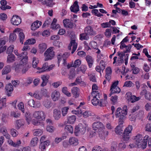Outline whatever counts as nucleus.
Masks as SVG:
<instances>
[{"mask_svg": "<svg viewBox=\"0 0 151 151\" xmlns=\"http://www.w3.org/2000/svg\"><path fill=\"white\" fill-rule=\"evenodd\" d=\"M98 6L100 8H103V5L102 4H99V2H97V3L96 5H94V6L89 5V8L90 9H93L97 8Z\"/></svg>", "mask_w": 151, "mask_h": 151, "instance_id": "37998d69", "label": "nucleus"}, {"mask_svg": "<svg viewBox=\"0 0 151 151\" xmlns=\"http://www.w3.org/2000/svg\"><path fill=\"white\" fill-rule=\"evenodd\" d=\"M81 64V61L79 59H77L75 60L73 67L76 68L78 67Z\"/></svg>", "mask_w": 151, "mask_h": 151, "instance_id": "c03bdc74", "label": "nucleus"}, {"mask_svg": "<svg viewBox=\"0 0 151 151\" xmlns=\"http://www.w3.org/2000/svg\"><path fill=\"white\" fill-rule=\"evenodd\" d=\"M143 138L144 137L142 136V135L139 134H138L136 136L133 137V139L135 140V144L142 141Z\"/></svg>", "mask_w": 151, "mask_h": 151, "instance_id": "412c9836", "label": "nucleus"}, {"mask_svg": "<svg viewBox=\"0 0 151 151\" xmlns=\"http://www.w3.org/2000/svg\"><path fill=\"white\" fill-rule=\"evenodd\" d=\"M17 38V36L16 34L14 33L10 34L9 36V40L10 41L14 42Z\"/></svg>", "mask_w": 151, "mask_h": 151, "instance_id": "de8ad7c7", "label": "nucleus"}, {"mask_svg": "<svg viewBox=\"0 0 151 151\" xmlns=\"http://www.w3.org/2000/svg\"><path fill=\"white\" fill-rule=\"evenodd\" d=\"M18 106L19 109L21 110L24 113V104L22 103H19Z\"/></svg>", "mask_w": 151, "mask_h": 151, "instance_id": "338daca9", "label": "nucleus"}, {"mask_svg": "<svg viewBox=\"0 0 151 151\" xmlns=\"http://www.w3.org/2000/svg\"><path fill=\"white\" fill-rule=\"evenodd\" d=\"M70 144L71 145L76 146L78 144V139L75 137H72L70 138L69 140Z\"/></svg>", "mask_w": 151, "mask_h": 151, "instance_id": "4be33fe9", "label": "nucleus"}, {"mask_svg": "<svg viewBox=\"0 0 151 151\" xmlns=\"http://www.w3.org/2000/svg\"><path fill=\"white\" fill-rule=\"evenodd\" d=\"M38 60L35 57L33 58V60L32 61V66L34 68H35L37 66L38 63Z\"/></svg>", "mask_w": 151, "mask_h": 151, "instance_id": "09e8293b", "label": "nucleus"}, {"mask_svg": "<svg viewBox=\"0 0 151 151\" xmlns=\"http://www.w3.org/2000/svg\"><path fill=\"white\" fill-rule=\"evenodd\" d=\"M40 121L38 120V119L37 118H35L33 119L32 121V124L35 125H39L41 123L40 122Z\"/></svg>", "mask_w": 151, "mask_h": 151, "instance_id": "603ef678", "label": "nucleus"}, {"mask_svg": "<svg viewBox=\"0 0 151 151\" xmlns=\"http://www.w3.org/2000/svg\"><path fill=\"white\" fill-rule=\"evenodd\" d=\"M65 129L66 131L68 132L71 133H73V127L70 125H66L65 128Z\"/></svg>", "mask_w": 151, "mask_h": 151, "instance_id": "f704fd0d", "label": "nucleus"}, {"mask_svg": "<svg viewBox=\"0 0 151 151\" xmlns=\"http://www.w3.org/2000/svg\"><path fill=\"white\" fill-rule=\"evenodd\" d=\"M87 125L85 124H79L75 128L74 132L76 135L84 134L86 132Z\"/></svg>", "mask_w": 151, "mask_h": 151, "instance_id": "f257e3e1", "label": "nucleus"}, {"mask_svg": "<svg viewBox=\"0 0 151 151\" xmlns=\"http://www.w3.org/2000/svg\"><path fill=\"white\" fill-rule=\"evenodd\" d=\"M27 55H23L24 57H22L20 58V59L22 58L20 61V63H22L23 65H28V64L27 63L28 60V57L26 56Z\"/></svg>", "mask_w": 151, "mask_h": 151, "instance_id": "b1692460", "label": "nucleus"}, {"mask_svg": "<svg viewBox=\"0 0 151 151\" xmlns=\"http://www.w3.org/2000/svg\"><path fill=\"white\" fill-rule=\"evenodd\" d=\"M51 19L50 18L47 19L43 24L42 27H44L46 26H48L50 25L51 23Z\"/></svg>", "mask_w": 151, "mask_h": 151, "instance_id": "bf43d9fd", "label": "nucleus"}, {"mask_svg": "<svg viewBox=\"0 0 151 151\" xmlns=\"http://www.w3.org/2000/svg\"><path fill=\"white\" fill-rule=\"evenodd\" d=\"M92 151H103V150L100 146L96 145L92 148Z\"/></svg>", "mask_w": 151, "mask_h": 151, "instance_id": "13d9d810", "label": "nucleus"}, {"mask_svg": "<svg viewBox=\"0 0 151 151\" xmlns=\"http://www.w3.org/2000/svg\"><path fill=\"white\" fill-rule=\"evenodd\" d=\"M42 3L43 5H46L47 6L50 7H52L53 5L55 4V3L52 2V1H47L45 0L44 1L42 2Z\"/></svg>", "mask_w": 151, "mask_h": 151, "instance_id": "473e14b6", "label": "nucleus"}, {"mask_svg": "<svg viewBox=\"0 0 151 151\" xmlns=\"http://www.w3.org/2000/svg\"><path fill=\"white\" fill-rule=\"evenodd\" d=\"M48 66V64L47 63H45L43 65L41 68H38L37 69L38 70L40 69L41 70H40L39 73H42L44 72L47 71L46 69L47 68Z\"/></svg>", "mask_w": 151, "mask_h": 151, "instance_id": "72a5a7b5", "label": "nucleus"}, {"mask_svg": "<svg viewBox=\"0 0 151 151\" xmlns=\"http://www.w3.org/2000/svg\"><path fill=\"white\" fill-rule=\"evenodd\" d=\"M53 47H50L44 53L45 61L52 59L55 55V52L53 51Z\"/></svg>", "mask_w": 151, "mask_h": 151, "instance_id": "7ed1b4c3", "label": "nucleus"}, {"mask_svg": "<svg viewBox=\"0 0 151 151\" xmlns=\"http://www.w3.org/2000/svg\"><path fill=\"white\" fill-rule=\"evenodd\" d=\"M84 32L89 35H94L96 33L93 31V28L90 26H88L86 27L84 29Z\"/></svg>", "mask_w": 151, "mask_h": 151, "instance_id": "f8f14e48", "label": "nucleus"}, {"mask_svg": "<svg viewBox=\"0 0 151 151\" xmlns=\"http://www.w3.org/2000/svg\"><path fill=\"white\" fill-rule=\"evenodd\" d=\"M76 44H77V43L76 42V41L75 40L71 39L69 45L68 46V49L69 50H70L71 49V46H73L74 45H76Z\"/></svg>", "mask_w": 151, "mask_h": 151, "instance_id": "6e6d98bb", "label": "nucleus"}, {"mask_svg": "<svg viewBox=\"0 0 151 151\" xmlns=\"http://www.w3.org/2000/svg\"><path fill=\"white\" fill-rule=\"evenodd\" d=\"M45 138V137L43 136L41 137L40 140L41 143L39 146V148L42 151H44L46 147H48L50 144L49 141H44Z\"/></svg>", "mask_w": 151, "mask_h": 151, "instance_id": "20e7f679", "label": "nucleus"}, {"mask_svg": "<svg viewBox=\"0 0 151 151\" xmlns=\"http://www.w3.org/2000/svg\"><path fill=\"white\" fill-rule=\"evenodd\" d=\"M14 49V46L13 45H11L9 46L7 49L6 51V53L7 54H10L12 53V52L13 51V50Z\"/></svg>", "mask_w": 151, "mask_h": 151, "instance_id": "052dcab7", "label": "nucleus"}, {"mask_svg": "<svg viewBox=\"0 0 151 151\" xmlns=\"http://www.w3.org/2000/svg\"><path fill=\"white\" fill-rule=\"evenodd\" d=\"M17 126L16 128L19 129L20 127L24 125V122L22 119H19L16 121Z\"/></svg>", "mask_w": 151, "mask_h": 151, "instance_id": "2f4dec72", "label": "nucleus"}, {"mask_svg": "<svg viewBox=\"0 0 151 151\" xmlns=\"http://www.w3.org/2000/svg\"><path fill=\"white\" fill-rule=\"evenodd\" d=\"M66 137V136H62L60 138L57 137L55 139V142L56 143H58L62 140L65 139Z\"/></svg>", "mask_w": 151, "mask_h": 151, "instance_id": "4d7b16f0", "label": "nucleus"}, {"mask_svg": "<svg viewBox=\"0 0 151 151\" xmlns=\"http://www.w3.org/2000/svg\"><path fill=\"white\" fill-rule=\"evenodd\" d=\"M24 66V65H23L22 63H20L19 64H16V63H15L14 67L15 68L16 70H17L19 69L22 68Z\"/></svg>", "mask_w": 151, "mask_h": 151, "instance_id": "a19ab883", "label": "nucleus"}, {"mask_svg": "<svg viewBox=\"0 0 151 151\" xmlns=\"http://www.w3.org/2000/svg\"><path fill=\"white\" fill-rule=\"evenodd\" d=\"M79 88L77 87H74L72 89V93L73 97L76 98L78 97L79 94Z\"/></svg>", "mask_w": 151, "mask_h": 151, "instance_id": "6ab92c4d", "label": "nucleus"}, {"mask_svg": "<svg viewBox=\"0 0 151 151\" xmlns=\"http://www.w3.org/2000/svg\"><path fill=\"white\" fill-rule=\"evenodd\" d=\"M117 144L116 142H113L111 146V151H117L116 148L117 147Z\"/></svg>", "mask_w": 151, "mask_h": 151, "instance_id": "8fccbe9b", "label": "nucleus"}, {"mask_svg": "<svg viewBox=\"0 0 151 151\" xmlns=\"http://www.w3.org/2000/svg\"><path fill=\"white\" fill-rule=\"evenodd\" d=\"M100 93H99L98 91H92L91 93V95L93 97V98H100Z\"/></svg>", "mask_w": 151, "mask_h": 151, "instance_id": "7c9ffc66", "label": "nucleus"}, {"mask_svg": "<svg viewBox=\"0 0 151 151\" xmlns=\"http://www.w3.org/2000/svg\"><path fill=\"white\" fill-rule=\"evenodd\" d=\"M47 130L50 132H53L55 129V128L52 126H47L46 127Z\"/></svg>", "mask_w": 151, "mask_h": 151, "instance_id": "0e129e2a", "label": "nucleus"}, {"mask_svg": "<svg viewBox=\"0 0 151 151\" xmlns=\"http://www.w3.org/2000/svg\"><path fill=\"white\" fill-rule=\"evenodd\" d=\"M14 52L15 54L18 56L19 58H20L22 57H24L23 55H27V52L26 51L23 52L21 53H19L17 51L16 52V50H14Z\"/></svg>", "mask_w": 151, "mask_h": 151, "instance_id": "5fc2aeb1", "label": "nucleus"}, {"mask_svg": "<svg viewBox=\"0 0 151 151\" xmlns=\"http://www.w3.org/2000/svg\"><path fill=\"white\" fill-rule=\"evenodd\" d=\"M103 124L101 122H98L94 123L93 124L92 127L93 130L96 131L97 129L102 128Z\"/></svg>", "mask_w": 151, "mask_h": 151, "instance_id": "dca6fc26", "label": "nucleus"}, {"mask_svg": "<svg viewBox=\"0 0 151 151\" xmlns=\"http://www.w3.org/2000/svg\"><path fill=\"white\" fill-rule=\"evenodd\" d=\"M15 57L12 53H11L8 55L7 57L6 62L7 63L13 62L15 60Z\"/></svg>", "mask_w": 151, "mask_h": 151, "instance_id": "aec40b11", "label": "nucleus"}, {"mask_svg": "<svg viewBox=\"0 0 151 151\" xmlns=\"http://www.w3.org/2000/svg\"><path fill=\"white\" fill-rule=\"evenodd\" d=\"M69 109L68 107H65L62 108V113L63 116H65L67 114L68 110Z\"/></svg>", "mask_w": 151, "mask_h": 151, "instance_id": "79ce46f5", "label": "nucleus"}, {"mask_svg": "<svg viewBox=\"0 0 151 151\" xmlns=\"http://www.w3.org/2000/svg\"><path fill=\"white\" fill-rule=\"evenodd\" d=\"M62 91L68 96L70 97L71 96V93L67 91V88L66 87H64L62 88Z\"/></svg>", "mask_w": 151, "mask_h": 151, "instance_id": "a18cd8bd", "label": "nucleus"}, {"mask_svg": "<svg viewBox=\"0 0 151 151\" xmlns=\"http://www.w3.org/2000/svg\"><path fill=\"white\" fill-rule=\"evenodd\" d=\"M134 85V84L131 81H126L124 83L123 86H126L127 87H131L133 86Z\"/></svg>", "mask_w": 151, "mask_h": 151, "instance_id": "49530a36", "label": "nucleus"}, {"mask_svg": "<svg viewBox=\"0 0 151 151\" xmlns=\"http://www.w3.org/2000/svg\"><path fill=\"white\" fill-rule=\"evenodd\" d=\"M68 122L70 124H73L76 120V116L74 115L69 116L67 118Z\"/></svg>", "mask_w": 151, "mask_h": 151, "instance_id": "bb28decb", "label": "nucleus"}, {"mask_svg": "<svg viewBox=\"0 0 151 151\" xmlns=\"http://www.w3.org/2000/svg\"><path fill=\"white\" fill-rule=\"evenodd\" d=\"M97 43L95 41H92L90 43V45L94 49L97 48Z\"/></svg>", "mask_w": 151, "mask_h": 151, "instance_id": "69168bd1", "label": "nucleus"}, {"mask_svg": "<svg viewBox=\"0 0 151 151\" xmlns=\"http://www.w3.org/2000/svg\"><path fill=\"white\" fill-rule=\"evenodd\" d=\"M110 90L111 91V93H119L121 91L119 87L111 88Z\"/></svg>", "mask_w": 151, "mask_h": 151, "instance_id": "58836bf2", "label": "nucleus"}, {"mask_svg": "<svg viewBox=\"0 0 151 151\" xmlns=\"http://www.w3.org/2000/svg\"><path fill=\"white\" fill-rule=\"evenodd\" d=\"M38 141V138L37 137H36L33 138L31 141V145L33 146H36L37 143Z\"/></svg>", "mask_w": 151, "mask_h": 151, "instance_id": "ea45409f", "label": "nucleus"}, {"mask_svg": "<svg viewBox=\"0 0 151 151\" xmlns=\"http://www.w3.org/2000/svg\"><path fill=\"white\" fill-rule=\"evenodd\" d=\"M86 60L89 67L91 68L93 65V60L92 58L90 56L87 55L86 57Z\"/></svg>", "mask_w": 151, "mask_h": 151, "instance_id": "393cba45", "label": "nucleus"}, {"mask_svg": "<svg viewBox=\"0 0 151 151\" xmlns=\"http://www.w3.org/2000/svg\"><path fill=\"white\" fill-rule=\"evenodd\" d=\"M43 106L47 109H49L52 107L53 104L51 101L49 99H46L42 102Z\"/></svg>", "mask_w": 151, "mask_h": 151, "instance_id": "9b49d317", "label": "nucleus"}, {"mask_svg": "<svg viewBox=\"0 0 151 151\" xmlns=\"http://www.w3.org/2000/svg\"><path fill=\"white\" fill-rule=\"evenodd\" d=\"M78 1H76L70 8V9H79V6L78 4Z\"/></svg>", "mask_w": 151, "mask_h": 151, "instance_id": "c9c22d12", "label": "nucleus"}, {"mask_svg": "<svg viewBox=\"0 0 151 151\" xmlns=\"http://www.w3.org/2000/svg\"><path fill=\"white\" fill-rule=\"evenodd\" d=\"M68 76L69 78L70 79H72L75 77L76 73L75 72L71 71Z\"/></svg>", "mask_w": 151, "mask_h": 151, "instance_id": "e2e57ef3", "label": "nucleus"}, {"mask_svg": "<svg viewBox=\"0 0 151 151\" xmlns=\"http://www.w3.org/2000/svg\"><path fill=\"white\" fill-rule=\"evenodd\" d=\"M6 90V93L7 96H11V94L12 92L13 89V86L11 83H8L6 84L5 87Z\"/></svg>", "mask_w": 151, "mask_h": 151, "instance_id": "1a4fd4ad", "label": "nucleus"}, {"mask_svg": "<svg viewBox=\"0 0 151 151\" xmlns=\"http://www.w3.org/2000/svg\"><path fill=\"white\" fill-rule=\"evenodd\" d=\"M53 116L55 120H58L61 116L60 111L56 109H55L53 111Z\"/></svg>", "mask_w": 151, "mask_h": 151, "instance_id": "a211bd4d", "label": "nucleus"}, {"mask_svg": "<svg viewBox=\"0 0 151 151\" xmlns=\"http://www.w3.org/2000/svg\"><path fill=\"white\" fill-rule=\"evenodd\" d=\"M30 113L29 112H26L25 114V119L28 124H30L31 121V118L30 117Z\"/></svg>", "mask_w": 151, "mask_h": 151, "instance_id": "c85d7f7f", "label": "nucleus"}, {"mask_svg": "<svg viewBox=\"0 0 151 151\" xmlns=\"http://www.w3.org/2000/svg\"><path fill=\"white\" fill-rule=\"evenodd\" d=\"M132 129V127L131 125H129L125 129L122 136V139L125 142L128 141L129 139L131 131Z\"/></svg>", "mask_w": 151, "mask_h": 151, "instance_id": "f03ea898", "label": "nucleus"}, {"mask_svg": "<svg viewBox=\"0 0 151 151\" xmlns=\"http://www.w3.org/2000/svg\"><path fill=\"white\" fill-rule=\"evenodd\" d=\"M34 118H37L40 121L43 120L45 118V115L43 111H35L33 114Z\"/></svg>", "mask_w": 151, "mask_h": 151, "instance_id": "0eeeda50", "label": "nucleus"}, {"mask_svg": "<svg viewBox=\"0 0 151 151\" xmlns=\"http://www.w3.org/2000/svg\"><path fill=\"white\" fill-rule=\"evenodd\" d=\"M123 122L124 121L122 122V123L119 122V125L116 127L115 130V132L116 134L120 135L123 133L122 127H123L122 124Z\"/></svg>", "mask_w": 151, "mask_h": 151, "instance_id": "4468645a", "label": "nucleus"}, {"mask_svg": "<svg viewBox=\"0 0 151 151\" xmlns=\"http://www.w3.org/2000/svg\"><path fill=\"white\" fill-rule=\"evenodd\" d=\"M42 24L41 22L37 20L34 22L31 25V28L32 30H35L39 28Z\"/></svg>", "mask_w": 151, "mask_h": 151, "instance_id": "2eb2a0df", "label": "nucleus"}, {"mask_svg": "<svg viewBox=\"0 0 151 151\" xmlns=\"http://www.w3.org/2000/svg\"><path fill=\"white\" fill-rule=\"evenodd\" d=\"M41 78L43 81L41 86H45L48 81L49 77L45 75H43L41 77Z\"/></svg>", "mask_w": 151, "mask_h": 151, "instance_id": "5701e85b", "label": "nucleus"}, {"mask_svg": "<svg viewBox=\"0 0 151 151\" xmlns=\"http://www.w3.org/2000/svg\"><path fill=\"white\" fill-rule=\"evenodd\" d=\"M39 47L40 52H43L47 48V46L45 43H42L39 45Z\"/></svg>", "mask_w": 151, "mask_h": 151, "instance_id": "c756f323", "label": "nucleus"}, {"mask_svg": "<svg viewBox=\"0 0 151 151\" xmlns=\"http://www.w3.org/2000/svg\"><path fill=\"white\" fill-rule=\"evenodd\" d=\"M115 115L116 117H120L119 121V122L121 123L124 121V120L126 118V115L123 114V111L121 108H118L115 113Z\"/></svg>", "mask_w": 151, "mask_h": 151, "instance_id": "39448f33", "label": "nucleus"}, {"mask_svg": "<svg viewBox=\"0 0 151 151\" xmlns=\"http://www.w3.org/2000/svg\"><path fill=\"white\" fill-rule=\"evenodd\" d=\"M105 78L109 81L111 79V75L112 73V70L110 67H107L105 70Z\"/></svg>", "mask_w": 151, "mask_h": 151, "instance_id": "ddd939ff", "label": "nucleus"}, {"mask_svg": "<svg viewBox=\"0 0 151 151\" xmlns=\"http://www.w3.org/2000/svg\"><path fill=\"white\" fill-rule=\"evenodd\" d=\"M11 71V68L10 65H7L4 67L2 70V75H5L9 73Z\"/></svg>", "mask_w": 151, "mask_h": 151, "instance_id": "a878e982", "label": "nucleus"}, {"mask_svg": "<svg viewBox=\"0 0 151 151\" xmlns=\"http://www.w3.org/2000/svg\"><path fill=\"white\" fill-rule=\"evenodd\" d=\"M19 36L20 42L22 44L23 43L24 40L25 38V35L24 34L23 32H20L19 34Z\"/></svg>", "mask_w": 151, "mask_h": 151, "instance_id": "4c0bfd02", "label": "nucleus"}, {"mask_svg": "<svg viewBox=\"0 0 151 151\" xmlns=\"http://www.w3.org/2000/svg\"><path fill=\"white\" fill-rule=\"evenodd\" d=\"M11 23L13 24L18 25L22 22V19L20 17L17 15H14L11 19Z\"/></svg>", "mask_w": 151, "mask_h": 151, "instance_id": "6e6552de", "label": "nucleus"}, {"mask_svg": "<svg viewBox=\"0 0 151 151\" xmlns=\"http://www.w3.org/2000/svg\"><path fill=\"white\" fill-rule=\"evenodd\" d=\"M92 13L93 14L98 17L103 16L102 14L99 12L98 10H92Z\"/></svg>", "mask_w": 151, "mask_h": 151, "instance_id": "680f3d73", "label": "nucleus"}, {"mask_svg": "<svg viewBox=\"0 0 151 151\" xmlns=\"http://www.w3.org/2000/svg\"><path fill=\"white\" fill-rule=\"evenodd\" d=\"M89 38L88 35L86 33V32L80 34V38L81 40H87Z\"/></svg>", "mask_w": 151, "mask_h": 151, "instance_id": "e433bc0d", "label": "nucleus"}, {"mask_svg": "<svg viewBox=\"0 0 151 151\" xmlns=\"http://www.w3.org/2000/svg\"><path fill=\"white\" fill-rule=\"evenodd\" d=\"M98 132V133L99 136L101 138H103V135H104V131L103 129L102 128L99 129Z\"/></svg>", "mask_w": 151, "mask_h": 151, "instance_id": "3c124183", "label": "nucleus"}, {"mask_svg": "<svg viewBox=\"0 0 151 151\" xmlns=\"http://www.w3.org/2000/svg\"><path fill=\"white\" fill-rule=\"evenodd\" d=\"M148 137L149 136L148 135H146L144 137L142 141L139 142L137 143H136V144L137 145L138 148H142L143 150L145 149L147 146Z\"/></svg>", "mask_w": 151, "mask_h": 151, "instance_id": "423d86ee", "label": "nucleus"}, {"mask_svg": "<svg viewBox=\"0 0 151 151\" xmlns=\"http://www.w3.org/2000/svg\"><path fill=\"white\" fill-rule=\"evenodd\" d=\"M129 101L133 103L134 102L139 100L140 99L139 97H137L134 95H132L130 96Z\"/></svg>", "mask_w": 151, "mask_h": 151, "instance_id": "cd10ccee", "label": "nucleus"}, {"mask_svg": "<svg viewBox=\"0 0 151 151\" xmlns=\"http://www.w3.org/2000/svg\"><path fill=\"white\" fill-rule=\"evenodd\" d=\"M60 93L59 92L55 91L53 92L51 94V97L54 101L58 100L59 99Z\"/></svg>", "mask_w": 151, "mask_h": 151, "instance_id": "f3484780", "label": "nucleus"}, {"mask_svg": "<svg viewBox=\"0 0 151 151\" xmlns=\"http://www.w3.org/2000/svg\"><path fill=\"white\" fill-rule=\"evenodd\" d=\"M0 104H1L2 106L0 107V109H2L3 107L6 106V99H1L0 100Z\"/></svg>", "mask_w": 151, "mask_h": 151, "instance_id": "864d4df0", "label": "nucleus"}, {"mask_svg": "<svg viewBox=\"0 0 151 151\" xmlns=\"http://www.w3.org/2000/svg\"><path fill=\"white\" fill-rule=\"evenodd\" d=\"M103 99H101L100 98H93L91 100L92 104L94 106H96L98 104H99L100 106H103V105L102 104V101H103Z\"/></svg>", "mask_w": 151, "mask_h": 151, "instance_id": "9d476101", "label": "nucleus"}, {"mask_svg": "<svg viewBox=\"0 0 151 151\" xmlns=\"http://www.w3.org/2000/svg\"><path fill=\"white\" fill-rule=\"evenodd\" d=\"M11 134L13 137H16L17 135L18 132L17 131L14 129H12L11 130Z\"/></svg>", "mask_w": 151, "mask_h": 151, "instance_id": "774afa93", "label": "nucleus"}]
</instances>
